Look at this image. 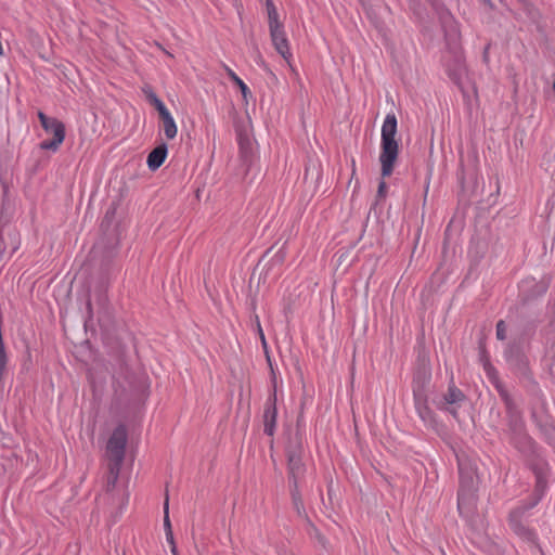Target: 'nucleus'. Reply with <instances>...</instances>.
<instances>
[{"label":"nucleus","instance_id":"a211bd4d","mask_svg":"<svg viewBox=\"0 0 555 555\" xmlns=\"http://www.w3.org/2000/svg\"><path fill=\"white\" fill-rule=\"evenodd\" d=\"M294 504L297 509V512L300 514L302 509V503L300 501V498L297 495V493H294Z\"/></svg>","mask_w":555,"mask_h":555},{"label":"nucleus","instance_id":"ddd939ff","mask_svg":"<svg viewBox=\"0 0 555 555\" xmlns=\"http://www.w3.org/2000/svg\"><path fill=\"white\" fill-rule=\"evenodd\" d=\"M447 42L450 51L456 52L460 50V34L454 33L453 35L447 34Z\"/></svg>","mask_w":555,"mask_h":555},{"label":"nucleus","instance_id":"412c9836","mask_svg":"<svg viewBox=\"0 0 555 555\" xmlns=\"http://www.w3.org/2000/svg\"><path fill=\"white\" fill-rule=\"evenodd\" d=\"M343 258H344V254H341V255H339V256H338L337 261L340 263V262L343 261Z\"/></svg>","mask_w":555,"mask_h":555},{"label":"nucleus","instance_id":"f3484780","mask_svg":"<svg viewBox=\"0 0 555 555\" xmlns=\"http://www.w3.org/2000/svg\"><path fill=\"white\" fill-rule=\"evenodd\" d=\"M238 144H240L241 150L246 153L250 145V142L247 138L243 139L242 137H240Z\"/></svg>","mask_w":555,"mask_h":555},{"label":"nucleus","instance_id":"20e7f679","mask_svg":"<svg viewBox=\"0 0 555 555\" xmlns=\"http://www.w3.org/2000/svg\"><path fill=\"white\" fill-rule=\"evenodd\" d=\"M272 46L275 51L286 61L291 63L293 54L289 48V40L286 36L284 26L269 29Z\"/></svg>","mask_w":555,"mask_h":555},{"label":"nucleus","instance_id":"1a4fd4ad","mask_svg":"<svg viewBox=\"0 0 555 555\" xmlns=\"http://www.w3.org/2000/svg\"><path fill=\"white\" fill-rule=\"evenodd\" d=\"M266 10L268 15L269 29L284 26L280 20L278 9L272 0H266Z\"/></svg>","mask_w":555,"mask_h":555},{"label":"nucleus","instance_id":"9b49d317","mask_svg":"<svg viewBox=\"0 0 555 555\" xmlns=\"http://www.w3.org/2000/svg\"><path fill=\"white\" fill-rule=\"evenodd\" d=\"M223 67L230 79L240 88L243 98L246 99L247 95L250 94V90L247 85L229 66L223 65Z\"/></svg>","mask_w":555,"mask_h":555},{"label":"nucleus","instance_id":"7ed1b4c3","mask_svg":"<svg viewBox=\"0 0 555 555\" xmlns=\"http://www.w3.org/2000/svg\"><path fill=\"white\" fill-rule=\"evenodd\" d=\"M127 443V430L126 427L120 425L117 428L114 429L112 436L109 437L107 441V454L111 459V461L114 462V465L112 466L111 470L112 474L117 476L119 466L124 460L125 456V449Z\"/></svg>","mask_w":555,"mask_h":555},{"label":"nucleus","instance_id":"0eeeda50","mask_svg":"<svg viewBox=\"0 0 555 555\" xmlns=\"http://www.w3.org/2000/svg\"><path fill=\"white\" fill-rule=\"evenodd\" d=\"M159 118L162 120V128L164 131L165 137L168 140H172L177 137L178 133V127L176 125V121L169 112V109L166 107L164 109H160L158 112Z\"/></svg>","mask_w":555,"mask_h":555},{"label":"nucleus","instance_id":"2eb2a0df","mask_svg":"<svg viewBox=\"0 0 555 555\" xmlns=\"http://www.w3.org/2000/svg\"><path fill=\"white\" fill-rule=\"evenodd\" d=\"M496 337L501 340H504L506 338V326L503 321H500L496 324Z\"/></svg>","mask_w":555,"mask_h":555},{"label":"nucleus","instance_id":"dca6fc26","mask_svg":"<svg viewBox=\"0 0 555 555\" xmlns=\"http://www.w3.org/2000/svg\"><path fill=\"white\" fill-rule=\"evenodd\" d=\"M166 540L168 541V543L171 545V552L173 554H176V544H175V540H173V533L172 531H169V532H166Z\"/></svg>","mask_w":555,"mask_h":555},{"label":"nucleus","instance_id":"f257e3e1","mask_svg":"<svg viewBox=\"0 0 555 555\" xmlns=\"http://www.w3.org/2000/svg\"><path fill=\"white\" fill-rule=\"evenodd\" d=\"M396 133L397 119L395 115H387L382 127V153L379 156L383 177L391 175L398 157L399 145L395 139Z\"/></svg>","mask_w":555,"mask_h":555},{"label":"nucleus","instance_id":"423d86ee","mask_svg":"<svg viewBox=\"0 0 555 555\" xmlns=\"http://www.w3.org/2000/svg\"><path fill=\"white\" fill-rule=\"evenodd\" d=\"M464 400L463 392L454 387H450L447 393L443 396V401L441 403V409L448 411L454 417L457 416L455 404L462 402Z\"/></svg>","mask_w":555,"mask_h":555},{"label":"nucleus","instance_id":"4468645a","mask_svg":"<svg viewBox=\"0 0 555 555\" xmlns=\"http://www.w3.org/2000/svg\"><path fill=\"white\" fill-rule=\"evenodd\" d=\"M164 513H165V516H164V528H165V531L166 532L172 531L170 519H169V513H168V498L165 501Z\"/></svg>","mask_w":555,"mask_h":555},{"label":"nucleus","instance_id":"6ab92c4d","mask_svg":"<svg viewBox=\"0 0 555 555\" xmlns=\"http://www.w3.org/2000/svg\"><path fill=\"white\" fill-rule=\"evenodd\" d=\"M385 189H386V183L380 182L379 188H378V193L383 194L385 192Z\"/></svg>","mask_w":555,"mask_h":555},{"label":"nucleus","instance_id":"aec40b11","mask_svg":"<svg viewBox=\"0 0 555 555\" xmlns=\"http://www.w3.org/2000/svg\"><path fill=\"white\" fill-rule=\"evenodd\" d=\"M258 330H259V333H260V337L262 340H264V335H263V332H262V328L260 326V323L258 322Z\"/></svg>","mask_w":555,"mask_h":555},{"label":"nucleus","instance_id":"9d476101","mask_svg":"<svg viewBox=\"0 0 555 555\" xmlns=\"http://www.w3.org/2000/svg\"><path fill=\"white\" fill-rule=\"evenodd\" d=\"M288 470L296 482L304 472V464L300 453H294L288 456Z\"/></svg>","mask_w":555,"mask_h":555},{"label":"nucleus","instance_id":"6e6552de","mask_svg":"<svg viewBox=\"0 0 555 555\" xmlns=\"http://www.w3.org/2000/svg\"><path fill=\"white\" fill-rule=\"evenodd\" d=\"M167 146L166 144H160L156 146L147 156V166L152 170L158 169L167 157Z\"/></svg>","mask_w":555,"mask_h":555},{"label":"nucleus","instance_id":"f03ea898","mask_svg":"<svg viewBox=\"0 0 555 555\" xmlns=\"http://www.w3.org/2000/svg\"><path fill=\"white\" fill-rule=\"evenodd\" d=\"M38 118L40 120L41 127L43 130L52 134L51 140H44L40 143L41 150H48V151H56L61 146V144L64 142L65 139V126L64 124L53 117H48L44 113L39 112Z\"/></svg>","mask_w":555,"mask_h":555},{"label":"nucleus","instance_id":"f8f14e48","mask_svg":"<svg viewBox=\"0 0 555 555\" xmlns=\"http://www.w3.org/2000/svg\"><path fill=\"white\" fill-rule=\"evenodd\" d=\"M143 92L147 101L155 107L157 112L166 108L164 102L155 94V92L151 88H144Z\"/></svg>","mask_w":555,"mask_h":555},{"label":"nucleus","instance_id":"39448f33","mask_svg":"<svg viewBox=\"0 0 555 555\" xmlns=\"http://www.w3.org/2000/svg\"><path fill=\"white\" fill-rule=\"evenodd\" d=\"M275 395L270 397L266 402L263 412L264 433L269 436L273 435L276 424L278 411L275 406Z\"/></svg>","mask_w":555,"mask_h":555}]
</instances>
